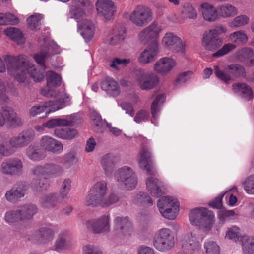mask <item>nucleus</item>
<instances>
[{
  "label": "nucleus",
  "mask_w": 254,
  "mask_h": 254,
  "mask_svg": "<svg viewBox=\"0 0 254 254\" xmlns=\"http://www.w3.org/2000/svg\"><path fill=\"white\" fill-rule=\"evenodd\" d=\"M102 89L110 96L116 97L120 93L119 84L112 77H108L101 82Z\"/></svg>",
  "instance_id": "obj_31"
},
{
  "label": "nucleus",
  "mask_w": 254,
  "mask_h": 254,
  "mask_svg": "<svg viewBox=\"0 0 254 254\" xmlns=\"http://www.w3.org/2000/svg\"><path fill=\"white\" fill-rule=\"evenodd\" d=\"M65 98L63 101L60 100H50L45 103L32 106L29 110V113L30 116L35 117L41 113L45 112L46 115L51 112L56 111L62 109L65 106L71 104V98L66 94H64Z\"/></svg>",
  "instance_id": "obj_7"
},
{
  "label": "nucleus",
  "mask_w": 254,
  "mask_h": 254,
  "mask_svg": "<svg viewBox=\"0 0 254 254\" xmlns=\"http://www.w3.org/2000/svg\"><path fill=\"white\" fill-rule=\"evenodd\" d=\"M222 38L214 35L210 30L205 32L202 36V45L205 49L213 51L223 44Z\"/></svg>",
  "instance_id": "obj_28"
},
{
  "label": "nucleus",
  "mask_w": 254,
  "mask_h": 254,
  "mask_svg": "<svg viewBox=\"0 0 254 254\" xmlns=\"http://www.w3.org/2000/svg\"><path fill=\"white\" fill-rule=\"evenodd\" d=\"M220 247L214 241L208 240L204 244V254H220Z\"/></svg>",
  "instance_id": "obj_54"
},
{
  "label": "nucleus",
  "mask_w": 254,
  "mask_h": 254,
  "mask_svg": "<svg viewBox=\"0 0 254 254\" xmlns=\"http://www.w3.org/2000/svg\"><path fill=\"white\" fill-rule=\"evenodd\" d=\"M135 79L137 85L143 90L153 89L159 82V78L153 72H146L139 68L135 73Z\"/></svg>",
  "instance_id": "obj_12"
},
{
  "label": "nucleus",
  "mask_w": 254,
  "mask_h": 254,
  "mask_svg": "<svg viewBox=\"0 0 254 254\" xmlns=\"http://www.w3.org/2000/svg\"><path fill=\"white\" fill-rule=\"evenodd\" d=\"M39 202L42 207L50 208L55 206L60 202L56 193H50L43 195L40 198Z\"/></svg>",
  "instance_id": "obj_42"
},
{
  "label": "nucleus",
  "mask_w": 254,
  "mask_h": 254,
  "mask_svg": "<svg viewBox=\"0 0 254 254\" xmlns=\"http://www.w3.org/2000/svg\"><path fill=\"white\" fill-rule=\"evenodd\" d=\"M161 45L166 51L182 54L186 53V41L174 33H166L161 39Z\"/></svg>",
  "instance_id": "obj_10"
},
{
  "label": "nucleus",
  "mask_w": 254,
  "mask_h": 254,
  "mask_svg": "<svg viewBox=\"0 0 254 254\" xmlns=\"http://www.w3.org/2000/svg\"><path fill=\"white\" fill-rule=\"evenodd\" d=\"M253 51L250 48H243L237 52L236 54V58L240 61L245 62L252 55Z\"/></svg>",
  "instance_id": "obj_60"
},
{
  "label": "nucleus",
  "mask_w": 254,
  "mask_h": 254,
  "mask_svg": "<svg viewBox=\"0 0 254 254\" xmlns=\"http://www.w3.org/2000/svg\"><path fill=\"white\" fill-rule=\"evenodd\" d=\"M236 45L233 43L225 44L219 51L214 53L213 56L218 57L224 56L236 48Z\"/></svg>",
  "instance_id": "obj_61"
},
{
  "label": "nucleus",
  "mask_w": 254,
  "mask_h": 254,
  "mask_svg": "<svg viewBox=\"0 0 254 254\" xmlns=\"http://www.w3.org/2000/svg\"><path fill=\"white\" fill-rule=\"evenodd\" d=\"M159 53V42L152 43L140 53L138 61L142 64H148L155 60Z\"/></svg>",
  "instance_id": "obj_21"
},
{
  "label": "nucleus",
  "mask_w": 254,
  "mask_h": 254,
  "mask_svg": "<svg viewBox=\"0 0 254 254\" xmlns=\"http://www.w3.org/2000/svg\"><path fill=\"white\" fill-rule=\"evenodd\" d=\"M72 5L70 6L69 13L71 17L75 19L82 18L85 15V10L82 7H93L89 0H71Z\"/></svg>",
  "instance_id": "obj_26"
},
{
  "label": "nucleus",
  "mask_w": 254,
  "mask_h": 254,
  "mask_svg": "<svg viewBox=\"0 0 254 254\" xmlns=\"http://www.w3.org/2000/svg\"><path fill=\"white\" fill-rule=\"evenodd\" d=\"M132 202L138 206L146 207L152 206L153 203L150 196L146 192L141 191L133 196Z\"/></svg>",
  "instance_id": "obj_39"
},
{
  "label": "nucleus",
  "mask_w": 254,
  "mask_h": 254,
  "mask_svg": "<svg viewBox=\"0 0 254 254\" xmlns=\"http://www.w3.org/2000/svg\"><path fill=\"white\" fill-rule=\"evenodd\" d=\"M48 55V53L41 52L34 56L36 62L43 67L42 70L36 68L33 63L24 57L16 59L7 56L5 58V61L7 63L8 73L20 83L26 81L27 74L34 81L40 82L44 79V63Z\"/></svg>",
  "instance_id": "obj_1"
},
{
  "label": "nucleus",
  "mask_w": 254,
  "mask_h": 254,
  "mask_svg": "<svg viewBox=\"0 0 254 254\" xmlns=\"http://www.w3.org/2000/svg\"><path fill=\"white\" fill-rule=\"evenodd\" d=\"M70 246L71 243L68 239L66 233L61 232L59 234L54 242V250L61 252L68 249Z\"/></svg>",
  "instance_id": "obj_37"
},
{
  "label": "nucleus",
  "mask_w": 254,
  "mask_h": 254,
  "mask_svg": "<svg viewBox=\"0 0 254 254\" xmlns=\"http://www.w3.org/2000/svg\"><path fill=\"white\" fill-rule=\"evenodd\" d=\"M225 69L229 70L231 73L236 77L243 76L246 75L245 68L240 64H232L228 65Z\"/></svg>",
  "instance_id": "obj_57"
},
{
  "label": "nucleus",
  "mask_w": 254,
  "mask_h": 254,
  "mask_svg": "<svg viewBox=\"0 0 254 254\" xmlns=\"http://www.w3.org/2000/svg\"><path fill=\"white\" fill-rule=\"evenodd\" d=\"M149 114L145 110H140L138 111L134 118V121L137 123H140L148 120Z\"/></svg>",
  "instance_id": "obj_64"
},
{
  "label": "nucleus",
  "mask_w": 254,
  "mask_h": 254,
  "mask_svg": "<svg viewBox=\"0 0 254 254\" xmlns=\"http://www.w3.org/2000/svg\"><path fill=\"white\" fill-rule=\"evenodd\" d=\"M34 136L35 134L32 130L23 131L11 137L9 140V143L14 150V149L22 148L27 146L32 141Z\"/></svg>",
  "instance_id": "obj_23"
},
{
  "label": "nucleus",
  "mask_w": 254,
  "mask_h": 254,
  "mask_svg": "<svg viewBox=\"0 0 254 254\" xmlns=\"http://www.w3.org/2000/svg\"><path fill=\"white\" fill-rule=\"evenodd\" d=\"M242 186L247 194L254 195V174L246 177L242 182Z\"/></svg>",
  "instance_id": "obj_49"
},
{
  "label": "nucleus",
  "mask_w": 254,
  "mask_h": 254,
  "mask_svg": "<svg viewBox=\"0 0 254 254\" xmlns=\"http://www.w3.org/2000/svg\"><path fill=\"white\" fill-rule=\"evenodd\" d=\"M25 191V187L23 185L14 187L6 192L5 197L8 201L14 202L24 196Z\"/></svg>",
  "instance_id": "obj_38"
},
{
  "label": "nucleus",
  "mask_w": 254,
  "mask_h": 254,
  "mask_svg": "<svg viewBox=\"0 0 254 254\" xmlns=\"http://www.w3.org/2000/svg\"><path fill=\"white\" fill-rule=\"evenodd\" d=\"M21 213L23 221L31 219L37 212V207L33 204L22 206L19 209Z\"/></svg>",
  "instance_id": "obj_46"
},
{
  "label": "nucleus",
  "mask_w": 254,
  "mask_h": 254,
  "mask_svg": "<svg viewBox=\"0 0 254 254\" xmlns=\"http://www.w3.org/2000/svg\"><path fill=\"white\" fill-rule=\"evenodd\" d=\"M19 22L18 18L10 12L0 13V25H16Z\"/></svg>",
  "instance_id": "obj_47"
},
{
  "label": "nucleus",
  "mask_w": 254,
  "mask_h": 254,
  "mask_svg": "<svg viewBox=\"0 0 254 254\" xmlns=\"http://www.w3.org/2000/svg\"><path fill=\"white\" fill-rule=\"evenodd\" d=\"M4 33L11 39L19 43L23 42V34L21 31L17 28L10 27L4 30Z\"/></svg>",
  "instance_id": "obj_52"
},
{
  "label": "nucleus",
  "mask_w": 254,
  "mask_h": 254,
  "mask_svg": "<svg viewBox=\"0 0 254 254\" xmlns=\"http://www.w3.org/2000/svg\"><path fill=\"white\" fill-rule=\"evenodd\" d=\"M162 30V26L158 22L154 21L139 32L138 35V40L144 44L151 41L152 43L158 42Z\"/></svg>",
  "instance_id": "obj_14"
},
{
  "label": "nucleus",
  "mask_w": 254,
  "mask_h": 254,
  "mask_svg": "<svg viewBox=\"0 0 254 254\" xmlns=\"http://www.w3.org/2000/svg\"><path fill=\"white\" fill-rule=\"evenodd\" d=\"M165 98L166 96L164 94H160L156 96L151 105V110L153 118L151 123L155 126L158 124L157 120L159 116L160 107L164 102Z\"/></svg>",
  "instance_id": "obj_34"
},
{
  "label": "nucleus",
  "mask_w": 254,
  "mask_h": 254,
  "mask_svg": "<svg viewBox=\"0 0 254 254\" xmlns=\"http://www.w3.org/2000/svg\"><path fill=\"white\" fill-rule=\"evenodd\" d=\"M198 9L203 19L207 22H213L219 19L218 8L209 2H202L199 5Z\"/></svg>",
  "instance_id": "obj_27"
},
{
  "label": "nucleus",
  "mask_w": 254,
  "mask_h": 254,
  "mask_svg": "<svg viewBox=\"0 0 254 254\" xmlns=\"http://www.w3.org/2000/svg\"><path fill=\"white\" fill-rule=\"evenodd\" d=\"M176 61L169 57H164L158 60L153 66L154 71L161 75H166L176 66Z\"/></svg>",
  "instance_id": "obj_22"
},
{
  "label": "nucleus",
  "mask_w": 254,
  "mask_h": 254,
  "mask_svg": "<svg viewBox=\"0 0 254 254\" xmlns=\"http://www.w3.org/2000/svg\"><path fill=\"white\" fill-rule=\"evenodd\" d=\"M214 72L216 76L225 83H228L231 79L230 75L217 65L214 66Z\"/></svg>",
  "instance_id": "obj_59"
},
{
  "label": "nucleus",
  "mask_w": 254,
  "mask_h": 254,
  "mask_svg": "<svg viewBox=\"0 0 254 254\" xmlns=\"http://www.w3.org/2000/svg\"><path fill=\"white\" fill-rule=\"evenodd\" d=\"M218 12L219 18H229L235 16L239 12L237 7L235 5L225 3L220 5L218 7Z\"/></svg>",
  "instance_id": "obj_33"
},
{
  "label": "nucleus",
  "mask_w": 254,
  "mask_h": 254,
  "mask_svg": "<svg viewBox=\"0 0 254 254\" xmlns=\"http://www.w3.org/2000/svg\"><path fill=\"white\" fill-rule=\"evenodd\" d=\"M250 21V17L245 14L235 16L229 23V26L231 28L243 27L248 25Z\"/></svg>",
  "instance_id": "obj_43"
},
{
  "label": "nucleus",
  "mask_w": 254,
  "mask_h": 254,
  "mask_svg": "<svg viewBox=\"0 0 254 254\" xmlns=\"http://www.w3.org/2000/svg\"><path fill=\"white\" fill-rule=\"evenodd\" d=\"M175 243V233L169 228H160L154 234L153 246L160 252L169 251L174 247Z\"/></svg>",
  "instance_id": "obj_4"
},
{
  "label": "nucleus",
  "mask_w": 254,
  "mask_h": 254,
  "mask_svg": "<svg viewBox=\"0 0 254 254\" xmlns=\"http://www.w3.org/2000/svg\"><path fill=\"white\" fill-rule=\"evenodd\" d=\"M0 171L4 175H20L23 172L22 162L17 158L5 159L0 164Z\"/></svg>",
  "instance_id": "obj_18"
},
{
  "label": "nucleus",
  "mask_w": 254,
  "mask_h": 254,
  "mask_svg": "<svg viewBox=\"0 0 254 254\" xmlns=\"http://www.w3.org/2000/svg\"><path fill=\"white\" fill-rule=\"evenodd\" d=\"M38 241L40 244H46L51 242L54 237V227L47 226L40 228L36 232Z\"/></svg>",
  "instance_id": "obj_32"
},
{
  "label": "nucleus",
  "mask_w": 254,
  "mask_h": 254,
  "mask_svg": "<svg viewBox=\"0 0 254 254\" xmlns=\"http://www.w3.org/2000/svg\"><path fill=\"white\" fill-rule=\"evenodd\" d=\"M80 18L76 19L77 22L78 30L86 42L90 41L93 37L95 26L94 23L90 20Z\"/></svg>",
  "instance_id": "obj_24"
},
{
  "label": "nucleus",
  "mask_w": 254,
  "mask_h": 254,
  "mask_svg": "<svg viewBox=\"0 0 254 254\" xmlns=\"http://www.w3.org/2000/svg\"><path fill=\"white\" fill-rule=\"evenodd\" d=\"M229 38L230 41L235 43H245L248 39L247 33L243 30H240L231 33L229 35Z\"/></svg>",
  "instance_id": "obj_55"
},
{
  "label": "nucleus",
  "mask_w": 254,
  "mask_h": 254,
  "mask_svg": "<svg viewBox=\"0 0 254 254\" xmlns=\"http://www.w3.org/2000/svg\"><path fill=\"white\" fill-rule=\"evenodd\" d=\"M91 117L93 124L95 126V129L97 131L102 132L104 130V123L101 116L95 111L91 113Z\"/></svg>",
  "instance_id": "obj_56"
},
{
  "label": "nucleus",
  "mask_w": 254,
  "mask_h": 254,
  "mask_svg": "<svg viewBox=\"0 0 254 254\" xmlns=\"http://www.w3.org/2000/svg\"><path fill=\"white\" fill-rule=\"evenodd\" d=\"M7 122L11 126H19L22 124L21 119L10 107H3L0 111V128Z\"/></svg>",
  "instance_id": "obj_19"
},
{
  "label": "nucleus",
  "mask_w": 254,
  "mask_h": 254,
  "mask_svg": "<svg viewBox=\"0 0 254 254\" xmlns=\"http://www.w3.org/2000/svg\"><path fill=\"white\" fill-rule=\"evenodd\" d=\"M115 158V156L112 153H107L101 158V165L106 174H108L111 171Z\"/></svg>",
  "instance_id": "obj_48"
},
{
  "label": "nucleus",
  "mask_w": 254,
  "mask_h": 254,
  "mask_svg": "<svg viewBox=\"0 0 254 254\" xmlns=\"http://www.w3.org/2000/svg\"><path fill=\"white\" fill-rule=\"evenodd\" d=\"M82 253L83 254H103L98 246L90 244L83 247Z\"/></svg>",
  "instance_id": "obj_62"
},
{
  "label": "nucleus",
  "mask_w": 254,
  "mask_h": 254,
  "mask_svg": "<svg viewBox=\"0 0 254 254\" xmlns=\"http://www.w3.org/2000/svg\"><path fill=\"white\" fill-rule=\"evenodd\" d=\"M225 238L234 242L240 241L244 254H254V237L242 235L241 229L237 226L227 228Z\"/></svg>",
  "instance_id": "obj_8"
},
{
  "label": "nucleus",
  "mask_w": 254,
  "mask_h": 254,
  "mask_svg": "<svg viewBox=\"0 0 254 254\" xmlns=\"http://www.w3.org/2000/svg\"><path fill=\"white\" fill-rule=\"evenodd\" d=\"M153 156L150 148L142 145L140 149L137 158L138 165L140 169L146 171L148 174H154L155 169L150 165Z\"/></svg>",
  "instance_id": "obj_16"
},
{
  "label": "nucleus",
  "mask_w": 254,
  "mask_h": 254,
  "mask_svg": "<svg viewBox=\"0 0 254 254\" xmlns=\"http://www.w3.org/2000/svg\"><path fill=\"white\" fill-rule=\"evenodd\" d=\"M43 16L41 14L35 13L30 16L27 19L28 26L32 30H37L40 29L41 20Z\"/></svg>",
  "instance_id": "obj_50"
},
{
  "label": "nucleus",
  "mask_w": 254,
  "mask_h": 254,
  "mask_svg": "<svg viewBox=\"0 0 254 254\" xmlns=\"http://www.w3.org/2000/svg\"><path fill=\"white\" fill-rule=\"evenodd\" d=\"M147 191L153 196L158 197L163 194V184L158 178L149 176L145 181Z\"/></svg>",
  "instance_id": "obj_29"
},
{
  "label": "nucleus",
  "mask_w": 254,
  "mask_h": 254,
  "mask_svg": "<svg viewBox=\"0 0 254 254\" xmlns=\"http://www.w3.org/2000/svg\"><path fill=\"white\" fill-rule=\"evenodd\" d=\"M182 14L187 18L195 20L198 17V13L192 4L190 2H185L182 6Z\"/></svg>",
  "instance_id": "obj_45"
},
{
  "label": "nucleus",
  "mask_w": 254,
  "mask_h": 254,
  "mask_svg": "<svg viewBox=\"0 0 254 254\" xmlns=\"http://www.w3.org/2000/svg\"><path fill=\"white\" fill-rule=\"evenodd\" d=\"M192 74V72L190 70L180 73L174 80L173 82L174 85L177 87H180L189 79Z\"/></svg>",
  "instance_id": "obj_58"
},
{
  "label": "nucleus",
  "mask_w": 254,
  "mask_h": 254,
  "mask_svg": "<svg viewBox=\"0 0 254 254\" xmlns=\"http://www.w3.org/2000/svg\"><path fill=\"white\" fill-rule=\"evenodd\" d=\"M5 220L11 225H14V223L19 221H23L21 213L19 209L6 212L5 214Z\"/></svg>",
  "instance_id": "obj_51"
},
{
  "label": "nucleus",
  "mask_w": 254,
  "mask_h": 254,
  "mask_svg": "<svg viewBox=\"0 0 254 254\" xmlns=\"http://www.w3.org/2000/svg\"><path fill=\"white\" fill-rule=\"evenodd\" d=\"M45 165L46 178L56 177L61 175L63 173V168L58 164L46 163Z\"/></svg>",
  "instance_id": "obj_44"
},
{
  "label": "nucleus",
  "mask_w": 254,
  "mask_h": 254,
  "mask_svg": "<svg viewBox=\"0 0 254 254\" xmlns=\"http://www.w3.org/2000/svg\"><path fill=\"white\" fill-rule=\"evenodd\" d=\"M202 239L195 230L187 232L183 236L181 245L186 254H194L198 252L201 247Z\"/></svg>",
  "instance_id": "obj_11"
},
{
  "label": "nucleus",
  "mask_w": 254,
  "mask_h": 254,
  "mask_svg": "<svg viewBox=\"0 0 254 254\" xmlns=\"http://www.w3.org/2000/svg\"><path fill=\"white\" fill-rule=\"evenodd\" d=\"M71 116L72 115L67 116L66 119L57 118L50 120L44 123V126L48 128H52L58 126H71L72 124Z\"/></svg>",
  "instance_id": "obj_41"
},
{
  "label": "nucleus",
  "mask_w": 254,
  "mask_h": 254,
  "mask_svg": "<svg viewBox=\"0 0 254 254\" xmlns=\"http://www.w3.org/2000/svg\"><path fill=\"white\" fill-rule=\"evenodd\" d=\"M55 135L61 139L71 140L78 135L77 131L68 127L58 128L54 130Z\"/></svg>",
  "instance_id": "obj_40"
},
{
  "label": "nucleus",
  "mask_w": 254,
  "mask_h": 254,
  "mask_svg": "<svg viewBox=\"0 0 254 254\" xmlns=\"http://www.w3.org/2000/svg\"><path fill=\"white\" fill-rule=\"evenodd\" d=\"M129 19L136 26L143 27L152 20V13L148 7L138 5L131 12Z\"/></svg>",
  "instance_id": "obj_13"
},
{
  "label": "nucleus",
  "mask_w": 254,
  "mask_h": 254,
  "mask_svg": "<svg viewBox=\"0 0 254 254\" xmlns=\"http://www.w3.org/2000/svg\"><path fill=\"white\" fill-rule=\"evenodd\" d=\"M114 176L118 186L122 189L130 190L137 186V175L134 169L129 166L125 165L118 168Z\"/></svg>",
  "instance_id": "obj_2"
},
{
  "label": "nucleus",
  "mask_w": 254,
  "mask_h": 254,
  "mask_svg": "<svg viewBox=\"0 0 254 254\" xmlns=\"http://www.w3.org/2000/svg\"><path fill=\"white\" fill-rule=\"evenodd\" d=\"M85 225L88 230L95 234L108 232L110 228V216L108 214L103 215L98 218L86 221Z\"/></svg>",
  "instance_id": "obj_17"
},
{
  "label": "nucleus",
  "mask_w": 254,
  "mask_h": 254,
  "mask_svg": "<svg viewBox=\"0 0 254 254\" xmlns=\"http://www.w3.org/2000/svg\"><path fill=\"white\" fill-rule=\"evenodd\" d=\"M190 223L194 226H199L204 231H209L215 220L213 213L204 207L192 209L189 213Z\"/></svg>",
  "instance_id": "obj_3"
},
{
  "label": "nucleus",
  "mask_w": 254,
  "mask_h": 254,
  "mask_svg": "<svg viewBox=\"0 0 254 254\" xmlns=\"http://www.w3.org/2000/svg\"><path fill=\"white\" fill-rule=\"evenodd\" d=\"M114 230L122 238L130 237L133 232L132 224L127 216H117L113 220Z\"/></svg>",
  "instance_id": "obj_15"
},
{
  "label": "nucleus",
  "mask_w": 254,
  "mask_h": 254,
  "mask_svg": "<svg viewBox=\"0 0 254 254\" xmlns=\"http://www.w3.org/2000/svg\"><path fill=\"white\" fill-rule=\"evenodd\" d=\"M96 8L98 14L107 20L112 19L116 7L111 0H97Z\"/></svg>",
  "instance_id": "obj_20"
},
{
  "label": "nucleus",
  "mask_w": 254,
  "mask_h": 254,
  "mask_svg": "<svg viewBox=\"0 0 254 254\" xmlns=\"http://www.w3.org/2000/svg\"><path fill=\"white\" fill-rule=\"evenodd\" d=\"M46 85L40 90V93L46 97L57 98L63 101L65 93H60L57 88L61 84V77L58 74L49 71L46 73Z\"/></svg>",
  "instance_id": "obj_5"
},
{
  "label": "nucleus",
  "mask_w": 254,
  "mask_h": 254,
  "mask_svg": "<svg viewBox=\"0 0 254 254\" xmlns=\"http://www.w3.org/2000/svg\"><path fill=\"white\" fill-rule=\"evenodd\" d=\"M39 145L45 152L47 151L59 154L63 150V145L60 141L47 135L42 136Z\"/></svg>",
  "instance_id": "obj_25"
},
{
  "label": "nucleus",
  "mask_w": 254,
  "mask_h": 254,
  "mask_svg": "<svg viewBox=\"0 0 254 254\" xmlns=\"http://www.w3.org/2000/svg\"><path fill=\"white\" fill-rule=\"evenodd\" d=\"M71 181L69 179H65L62 183L60 190V196L62 198L66 197L70 189Z\"/></svg>",
  "instance_id": "obj_63"
},
{
  "label": "nucleus",
  "mask_w": 254,
  "mask_h": 254,
  "mask_svg": "<svg viewBox=\"0 0 254 254\" xmlns=\"http://www.w3.org/2000/svg\"><path fill=\"white\" fill-rule=\"evenodd\" d=\"M130 62L131 60L129 58H115L110 62L109 66L116 70H119L121 68L126 67Z\"/></svg>",
  "instance_id": "obj_53"
},
{
  "label": "nucleus",
  "mask_w": 254,
  "mask_h": 254,
  "mask_svg": "<svg viewBox=\"0 0 254 254\" xmlns=\"http://www.w3.org/2000/svg\"><path fill=\"white\" fill-rule=\"evenodd\" d=\"M157 207L164 217L173 220L179 211L180 203L174 196H163L158 199Z\"/></svg>",
  "instance_id": "obj_9"
},
{
  "label": "nucleus",
  "mask_w": 254,
  "mask_h": 254,
  "mask_svg": "<svg viewBox=\"0 0 254 254\" xmlns=\"http://www.w3.org/2000/svg\"><path fill=\"white\" fill-rule=\"evenodd\" d=\"M28 158L33 161H39L46 157L45 152L38 145H30L26 150Z\"/></svg>",
  "instance_id": "obj_35"
},
{
  "label": "nucleus",
  "mask_w": 254,
  "mask_h": 254,
  "mask_svg": "<svg viewBox=\"0 0 254 254\" xmlns=\"http://www.w3.org/2000/svg\"><path fill=\"white\" fill-rule=\"evenodd\" d=\"M232 90L234 92L247 100L253 98V93L251 87L245 83H234L232 86Z\"/></svg>",
  "instance_id": "obj_36"
},
{
  "label": "nucleus",
  "mask_w": 254,
  "mask_h": 254,
  "mask_svg": "<svg viewBox=\"0 0 254 254\" xmlns=\"http://www.w3.org/2000/svg\"><path fill=\"white\" fill-rule=\"evenodd\" d=\"M126 37V31L124 27L113 29L105 36V43L111 45H116L123 41Z\"/></svg>",
  "instance_id": "obj_30"
},
{
  "label": "nucleus",
  "mask_w": 254,
  "mask_h": 254,
  "mask_svg": "<svg viewBox=\"0 0 254 254\" xmlns=\"http://www.w3.org/2000/svg\"><path fill=\"white\" fill-rule=\"evenodd\" d=\"M107 182L100 180L95 182L90 188L84 200L87 206L100 205L108 193Z\"/></svg>",
  "instance_id": "obj_6"
}]
</instances>
